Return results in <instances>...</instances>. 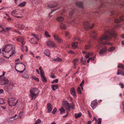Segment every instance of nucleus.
<instances>
[{
  "instance_id": "nucleus-1",
  "label": "nucleus",
  "mask_w": 124,
  "mask_h": 124,
  "mask_svg": "<svg viewBox=\"0 0 124 124\" xmlns=\"http://www.w3.org/2000/svg\"><path fill=\"white\" fill-rule=\"evenodd\" d=\"M105 33L108 35H103L99 39H97V40L100 44L105 45L107 44L106 42L104 41L105 40H109L112 36H116V34L114 31L110 30L106 31Z\"/></svg>"
},
{
  "instance_id": "nucleus-2",
  "label": "nucleus",
  "mask_w": 124,
  "mask_h": 124,
  "mask_svg": "<svg viewBox=\"0 0 124 124\" xmlns=\"http://www.w3.org/2000/svg\"><path fill=\"white\" fill-rule=\"evenodd\" d=\"M2 51L7 54L10 53L9 57L8 58H9L12 55L16 53L14 46L10 44H8L5 47H4L3 48Z\"/></svg>"
},
{
  "instance_id": "nucleus-3",
  "label": "nucleus",
  "mask_w": 124,
  "mask_h": 124,
  "mask_svg": "<svg viewBox=\"0 0 124 124\" xmlns=\"http://www.w3.org/2000/svg\"><path fill=\"white\" fill-rule=\"evenodd\" d=\"M39 91L36 89L33 88L30 91V96L32 100H35L38 96Z\"/></svg>"
},
{
  "instance_id": "nucleus-4",
  "label": "nucleus",
  "mask_w": 124,
  "mask_h": 124,
  "mask_svg": "<svg viewBox=\"0 0 124 124\" xmlns=\"http://www.w3.org/2000/svg\"><path fill=\"white\" fill-rule=\"evenodd\" d=\"M63 106L65 107V108L67 110H70V108L73 109L75 107V105L72 104H70L68 103L67 101H64L63 103Z\"/></svg>"
},
{
  "instance_id": "nucleus-5",
  "label": "nucleus",
  "mask_w": 124,
  "mask_h": 124,
  "mask_svg": "<svg viewBox=\"0 0 124 124\" xmlns=\"http://www.w3.org/2000/svg\"><path fill=\"white\" fill-rule=\"evenodd\" d=\"M17 101L15 100V98H9L8 100V102L10 106H14L17 103Z\"/></svg>"
},
{
  "instance_id": "nucleus-6",
  "label": "nucleus",
  "mask_w": 124,
  "mask_h": 124,
  "mask_svg": "<svg viewBox=\"0 0 124 124\" xmlns=\"http://www.w3.org/2000/svg\"><path fill=\"white\" fill-rule=\"evenodd\" d=\"M8 82V80L6 78L3 77L0 78V85H4L7 84Z\"/></svg>"
},
{
  "instance_id": "nucleus-7",
  "label": "nucleus",
  "mask_w": 124,
  "mask_h": 124,
  "mask_svg": "<svg viewBox=\"0 0 124 124\" xmlns=\"http://www.w3.org/2000/svg\"><path fill=\"white\" fill-rule=\"evenodd\" d=\"M32 35L33 36L34 38H31L30 40L31 43L34 44H37V42H33V40H35V41H38L39 40L38 36L37 35H35L34 34H32Z\"/></svg>"
},
{
  "instance_id": "nucleus-8",
  "label": "nucleus",
  "mask_w": 124,
  "mask_h": 124,
  "mask_svg": "<svg viewBox=\"0 0 124 124\" xmlns=\"http://www.w3.org/2000/svg\"><path fill=\"white\" fill-rule=\"evenodd\" d=\"M46 44L49 47H54L55 46V45L54 44V42L50 40L47 42Z\"/></svg>"
},
{
  "instance_id": "nucleus-9",
  "label": "nucleus",
  "mask_w": 124,
  "mask_h": 124,
  "mask_svg": "<svg viewBox=\"0 0 124 124\" xmlns=\"http://www.w3.org/2000/svg\"><path fill=\"white\" fill-rule=\"evenodd\" d=\"M98 104L96 100H94L91 103V106L93 109H94L96 107Z\"/></svg>"
},
{
  "instance_id": "nucleus-10",
  "label": "nucleus",
  "mask_w": 124,
  "mask_h": 124,
  "mask_svg": "<svg viewBox=\"0 0 124 124\" xmlns=\"http://www.w3.org/2000/svg\"><path fill=\"white\" fill-rule=\"evenodd\" d=\"M90 35L93 39H95L97 36V33L96 31L94 30L92 31Z\"/></svg>"
},
{
  "instance_id": "nucleus-11",
  "label": "nucleus",
  "mask_w": 124,
  "mask_h": 124,
  "mask_svg": "<svg viewBox=\"0 0 124 124\" xmlns=\"http://www.w3.org/2000/svg\"><path fill=\"white\" fill-rule=\"evenodd\" d=\"M47 111L48 113H49L52 110L53 107L52 106L50 103H48L47 104Z\"/></svg>"
},
{
  "instance_id": "nucleus-12",
  "label": "nucleus",
  "mask_w": 124,
  "mask_h": 124,
  "mask_svg": "<svg viewBox=\"0 0 124 124\" xmlns=\"http://www.w3.org/2000/svg\"><path fill=\"white\" fill-rule=\"evenodd\" d=\"M107 48L106 47H104L100 50L99 52V54L100 55L103 54L105 53L106 52Z\"/></svg>"
},
{
  "instance_id": "nucleus-13",
  "label": "nucleus",
  "mask_w": 124,
  "mask_h": 124,
  "mask_svg": "<svg viewBox=\"0 0 124 124\" xmlns=\"http://www.w3.org/2000/svg\"><path fill=\"white\" fill-rule=\"evenodd\" d=\"M18 9H16L13 10L11 13L12 15L14 16L16 15H18L19 13L18 12Z\"/></svg>"
},
{
  "instance_id": "nucleus-14",
  "label": "nucleus",
  "mask_w": 124,
  "mask_h": 124,
  "mask_svg": "<svg viewBox=\"0 0 124 124\" xmlns=\"http://www.w3.org/2000/svg\"><path fill=\"white\" fill-rule=\"evenodd\" d=\"M124 17V16H122L119 19H115L114 20L115 22L116 23H118L120 22L123 20L124 19L123 18Z\"/></svg>"
},
{
  "instance_id": "nucleus-15",
  "label": "nucleus",
  "mask_w": 124,
  "mask_h": 124,
  "mask_svg": "<svg viewBox=\"0 0 124 124\" xmlns=\"http://www.w3.org/2000/svg\"><path fill=\"white\" fill-rule=\"evenodd\" d=\"M83 25L85 28L86 29H88L90 28L89 23L87 21H85L83 23Z\"/></svg>"
},
{
  "instance_id": "nucleus-16",
  "label": "nucleus",
  "mask_w": 124,
  "mask_h": 124,
  "mask_svg": "<svg viewBox=\"0 0 124 124\" xmlns=\"http://www.w3.org/2000/svg\"><path fill=\"white\" fill-rule=\"evenodd\" d=\"M70 92L71 94L75 97L76 95L75 89L74 87L70 89Z\"/></svg>"
},
{
  "instance_id": "nucleus-17",
  "label": "nucleus",
  "mask_w": 124,
  "mask_h": 124,
  "mask_svg": "<svg viewBox=\"0 0 124 124\" xmlns=\"http://www.w3.org/2000/svg\"><path fill=\"white\" fill-rule=\"evenodd\" d=\"M91 46V43L90 41H89L85 45V48L86 49H89L90 48Z\"/></svg>"
},
{
  "instance_id": "nucleus-18",
  "label": "nucleus",
  "mask_w": 124,
  "mask_h": 124,
  "mask_svg": "<svg viewBox=\"0 0 124 124\" xmlns=\"http://www.w3.org/2000/svg\"><path fill=\"white\" fill-rule=\"evenodd\" d=\"M24 37L21 36L17 37L16 39V40L17 42H20L22 40H24Z\"/></svg>"
},
{
  "instance_id": "nucleus-19",
  "label": "nucleus",
  "mask_w": 124,
  "mask_h": 124,
  "mask_svg": "<svg viewBox=\"0 0 124 124\" xmlns=\"http://www.w3.org/2000/svg\"><path fill=\"white\" fill-rule=\"evenodd\" d=\"M76 5L78 7L82 8L83 7V4L82 2H77L76 3Z\"/></svg>"
},
{
  "instance_id": "nucleus-20",
  "label": "nucleus",
  "mask_w": 124,
  "mask_h": 124,
  "mask_svg": "<svg viewBox=\"0 0 124 124\" xmlns=\"http://www.w3.org/2000/svg\"><path fill=\"white\" fill-rule=\"evenodd\" d=\"M25 27L24 25L23 24H20L17 26L18 29L23 30Z\"/></svg>"
},
{
  "instance_id": "nucleus-21",
  "label": "nucleus",
  "mask_w": 124,
  "mask_h": 124,
  "mask_svg": "<svg viewBox=\"0 0 124 124\" xmlns=\"http://www.w3.org/2000/svg\"><path fill=\"white\" fill-rule=\"evenodd\" d=\"M53 60L55 62H62V59L59 57L54 59H53Z\"/></svg>"
},
{
  "instance_id": "nucleus-22",
  "label": "nucleus",
  "mask_w": 124,
  "mask_h": 124,
  "mask_svg": "<svg viewBox=\"0 0 124 124\" xmlns=\"http://www.w3.org/2000/svg\"><path fill=\"white\" fill-rule=\"evenodd\" d=\"M64 18L62 16H59L57 18L56 20L59 22H61L62 21L64 20Z\"/></svg>"
},
{
  "instance_id": "nucleus-23",
  "label": "nucleus",
  "mask_w": 124,
  "mask_h": 124,
  "mask_svg": "<svg viewBox=\"0 0 124 124\" xmlns=\"http://www.w3.org/2000/svg\"><path fill=\"white\" fill-rule=\"evenodd\" d=\"M53 90L54 91L56 90L58 87V86L57 85H51Z\"/></svg>"
},
{
  "instance_id": "nucleus-24",
  "label": "nucleus",
  "mask_w": 124,
  "mask_h": 124,
  "mask_svg": "<svg viewBox=\"0 0 124 124\" xmlns=\"http://www.w3.org/2000/svg\"><path fill=\"white\" fill-rule=\"evenodd\" d=\"M22 77L28 79L29 78V76L28 75L27 72H24L23 74Z\"/></svg>"
},
{
  "instance_id": "nucleus-25",
  "label": "nucleus",
  "mask_w": 124,
  "mask_h": 124,
  "mask_svg": "<svg viewBox=\"0 0 124 124\" xmlns=\"http://www.w3.org/2000/svg\"><path fill=\"white\" fill-rule=\"evenodd\" d=\"M78 45V43L77 42H75L72 43V46L73 48H76Z\"/></svg>"
},
{
  "instance_id": "nucleus-26",
  "label": "nucleus",
  "mask_w": 124,
  "mask_h": 124,
  "mask_svg": "<svg viewBox=\"0 0 124 124\" xmlns=\"http://www.w3.org/2000/svg\"><path fill=\"white\" fill-rule=\"evenodd\" d=\"M40 76L42 81L45 82L47 81V79L46 77L44 76V75Z\"/></svg>"
},
{
  "instance_id": "nucleus-27",
  "label": "nucleus",
  "mask_w": 124,
  "mask_h": 124,
  "mask_svg": "<svg viewBox=\"0 0 124 124\" xmlns=\"http://www.w3.org/2000/svg\"><path fill=\"white\" fill-rule=\"evenodd\" d=\"M82 114L81 113H79L78 114H74V116H75V118H77L78 117H81Z\"/></svg>"
},
{
  "instance_id": "nucleus-28",
  "label": "nucleus",
  "mask_w": 124,
  "mask_h": 124,
  "mask_svg": "<svg viewBox=\"0 0 124 124\" xmlns=\"http://www.w3.org/2000/svg\"><path fill=\"white\" fill-rule=\"evenodd\" d=\"M26 4V2L25 1H23L21 2L18 5L19 7H24Z\"/></svg>"
},
{
  "instance_id": "nucleus-29",
  "label": "nucleus",
  "mask_w": 124,
  "mask_h": 124,
  "mask_svg": "<svg viewBox=\"0 0 124 124\" xmlns=\"http://www.w3.org/2000/svg\"><path fill=\"white\" fill-rule=\"evenodd\" d=\"M117 67L119 68L122 69L124 70V66L122 64H120L117 66Z\"/></svg>"
},
{
  "instance_id": "nucleus-30",
  "label": "nucleus",
  "mask_w": 124,
  "mask_h": 124,
  "mask_svg": "<svg viewBox=\"0 0 124 124\" xmlns=\"http://www.w3.org/2000/svg\"><path fill=\"white\" fill-rule=\"evenodd\" d=\"M57 6V4H49L48 5V7L49 8H52Z\"/></svg>"
},
{
  "instance_id": "nucleus-31",
  "label": "nucleus",
  "mask_w": 124,
  "mask_h": 124,
  "mask_svg": "<svg viewBox=\"0 0 124 124\" xmlns=\"http://www.w3.org/2000/svg\"><path fill=\"white\" fill-rule=\"evenodd\" d=\"M59 110L60 111L61 114H62L65 112V110L62 107L61 108H60L59 109Z\"/></svg>"
},
{
  "instance_id": "nucleus-32",
  "label": "nucleus",
  "mask_w": 124,
  "mask_h": 124,
  "mask_svg": "<svg viewBox=\"0 0 124 124\" xmlns=\"http://www.w3.org/2000/svg\"><path fill=\"white\" fill-rule=\"evenodd\" d=\"M45 54L47 56H49L50 55L49 51L48 50H46L45 52Z\"/></svg>"
},
{
  "instance_id": "nucleus-33",
  "label": "nucleus",
  "mask_w": 124,
  "mask_h": 124,
  "mask_svg": "<svg viewBox=\"0 0 124 124\" xmlns=\"http://www.w3.org/2000/svg\"><path fill=\"white\" fill-rule=\"evenodd\" d=\"M53 36L54 38L56 40H57L59 38L58 36V35L56 34H54Z\"/></svg>"
},
{
  "instance_id": "nucleus-34",
  "label": "nucleus",
  "mask_w": 124,
  "mask_h": 124,
  "mask_svg": "<svg viewBox=\"0 0 124 124\" xmlns=\"http://www.w3.org/2000/svg\"><path fill=\"white\" fill-rule=\"evenodd\" d=\"M60 27L61 28L63 29H65L66 28L65 25L63 23H61L60 24Z\"/></svg>"
},
{
  "instance_id": "nucleus-35",
  "label": "nucleus",
  "mask_w": 124,
  "mask_h": 124,
  "mask_svg": "<svg viewBox=\"0 0 124 124\" xmlns=\"http://www.w3.org/2000/svg\"><path fill=\"white\" fill-rule=\"evenodd\" d=\"M45 35L46 37H51L50 35L49 34L48 32L46 31H45Z\"/></svg>"
},
{
  "instance_id": "nucleus-36",
  "label": "nucleus",
  "mask_w": 124,
  "mask_h": 124,
  "mask_svg": "<svg viewBox=\"0 0 124 124\" xmlns=\"http://www.w3.org/2000/svg\"><path fill=\"white\" fill-rule=\"evenodd\" d=\"M78 93L79 94H81V89L80 87H78L77 89Z\"/></svg>"
},
{
  "instance_id": "nucleus-37",
  "label": "nucleus",
  "mask_w": 124,
  "mask_h": 124,
  "mask_svg": "<svg viewBox=\"0 0 124 124\" xmlns=\"http://www.w3.org/2000/svg\"><path fill=\"white\" fill-rule=\"evenodd\" d=\"M94 59V57H91L89 58L88 59L87 61V62L88 63L90 61H93Z\"/></svg>"
},
{
  "instance_id": "nucleus-38",
  "label": "nucleus",
  "mask_w": 124,
  "mask_h": 124,
  "mask_svg": "<svg viewBox=\"0 0 124 124\" xmlns=\"http://www.w3.org/2000/svg\"><path fill=\"white\" fill-rule=\"evenodd\" d=\"M115 49V48L114 47H110L109 49H108V51L110 52H111L114 50Z\"/></svg>"
},
{
  "instance_id": "nucleus-39",
  "label": "nucleus",
  "mask_w": 124,
  "mask_h": 124,
  "mask_svg": "<svg viewBox=\"0 0 124 124\" xmlns=\"http://www.w3.org/2000/svg\"><path fill=\"white\" fill-rule=\"evenodd\" d=\"M5 103L4 100L2 99H0V104H3Z\"/></svg>"
},
{
  "instance_id": "nucleus-40",
  "label": "nucleus",
  "mask_w": 124,
  "mask_h": 124,
  "mask_svg": "<svg viewBox=\"0 0 124 124\" xmlns=\"http://www.w3.org/2000/svg\"><path fill=\"white\" fill-rule=\"evenodd\" d=\"M58 43L60 44L61 43L63 42V40L62 39H60L59 38L57 40H56Z\"/></svg>"
},
{
  "instance_id": "nucleus-41",
  "label": "nucleus",
  "mask_w": 124,
  "mask_h": 124,
  "mask_svg": "<svg viewBox=\"0 0 124 124\" xmlns=\"http://www.w3.org/2000/svg\"><path fill=\"white\" fill-rule=\"evenodd\" d=\"M57 110V109L56 108H55L53 109V110L52 111V113L53 114H54L56 112V111Z\"/></svg>"
},
{
  "instance_id": "nucleus-42",
  "label": "nucleus",
  "mask_w": 124,
  "mask_h": 124,
  "mask_svg": "<svg viewBox=\"0 0 124 124\" xmlns=\"http://www.w3.org/2000/svg\"><path fill=\"white\" fill-rule=\"evenodd\" d=\"M41 122V121L39 119L36 121L35 123L34 124H39Z\"/></svg>"
},
{
  "instance_id": "nucleus-43",
  "label": "nucleus",
  "mask_w": 124,
  "mask_h": 124,
  "mask_svg": "<svg viewBox=\"0 0 124 124\" xmlns=\"http://www.w3.org/2000/svg\"><path fill=\"white\" fill-rule=\"evenodd\" d=\"M13 31L14 32L16 33H17L19 34L20 35H21V34L20 33V32L18 31L17 30H16V29H14V30H13Z\"/></svg>"
},
{
  "instance_id": "nucleus-44",
  "label": "nucleus",
  "mask_w": 124,
  "mask_h": 124,
  "mask_svg": "<svg viewBox=\"0 0 124 124\" xmlns=\"http://www.w3.org/2000/svg\"><path fill=\"white\" fill-rule=\"evenodd\" d=\"M91 55V54L90 53H88L86 54L85 56V57L86 58H88L89 56Z\"/></svg>"
},
{
  "instance_id": "nucleus-45",
  "label": "nucleus",
  "mask_w": 124,
  "mask_h": 124,
  "mask_svg": "<svg viewBox=\"0 0 124 124\" xmlns=\"http://www.w3.org/2000/svg\"><path fill=\"white\" fill-rule=\"evenodd\" d=\"M78 59H75L73 62V64H76V62H78Z\"/></svg>"
},
{
  "instance_id": "nucleus-46",
  "label": "nucleus",
  "mask_w": 124,
  "mask_h": 124,
  "mask_svg": "<svg viewBox=\"0 0 124 124\" xmlns=\"http://www.w3.org/2000/svg\"><path fill=\"white\" fill-rule=\"evenodd\" d=\"M58 79H56L54 80L52 82V83H57L58 82Z\"/></svg>"
},
{
  "instance_id": "nucleus-47",
  "label": "nucleus",
  "mask_w": 124,
  "mask_h": 124,
  "mask_svg": "<svg viewBox=\"0 0 124 124\" xmlns=\"http://www.w3.org/2000/svg\"><path fill=\"white\" fill-rule=\"evenodd\" d=\"M102 121V120L101 118H99L98 119V124H101Z\"/></svg>"
},
{
  "instance_id": "nucleus-48",
  "label": "nucleus",
  "mask_w": 124,
  "mask_h": 124,
  "mask_svg": "<svg viewBox=\"0 0 124 124\" xmlns=\"http://www.w3.org/2000/svg\"><path fill=\"white\" fill-rule=\"evenodd\" d=\"M32 78L34 79L37 81H39V79L38 78H34L33 77Z\"/></svg>"
},
{
  "instance_id": "nucleus-49",
  "label": "nucleus",
  "mask_w": 124,
  "mask_h": 124,
  "mask_svg": "<svg viewBox=\"0 0 124 124\" xmlns=\"http://www.w3.org/2000/svg\"><path fill=\"white\" fill-rule=\"evenodd\" d=\"M21 41L22 42L21 43V44H22V47H23V45L25 43V42L24 40H22Z\"/></svg>"
},
{
  "instance_id": "nucleus-50",
  "label": "nucleus",
  "mask_w": 124,
  "mask_h": 124,
  "mask_svg": "<svg viewBox=\"0 0 124 124\" xmlns=\"http://www.w3.org/2000/svg\"><path fill=\"white\" fill-rule=\"evenodd\" d=\"M84 80H83L82 82L80 84V85L81 87L83 86L84 84Z\"/></svg>"
},
{
  "instance_id": "nucleus-51",
  "label": "nucleus",
  "mask_w": 124,
  "mask_h": 124,
  "mask_svg": "<svg viewBox=\"0 0 124 124\" xmlns=\"http://www.w3.org/2000/svg\"><path fill=\"white\" fill-rule=\"evenodd\" d=\"M122 104L123 106V112L124 113V100L122 101Z\"/></svg>"
},
{
  "instance_id": "nucleus-52",
  "label": "nucleus",
  "mask_w": 124,
  "mask_h": 124,
  "mask_svg": "<svg viewBox=\"0 0 124 124\" xmlns=\"http://www.w3.org/2000/svg\"><path fill=\"white\" fill-rule=\"evenodd\" d=\"M119 85H121V87L122 88H124V85L123 84L120 83Z\"/></svg>"
},
{
  "instance_id": "nucleus-53",
  "label": "nucleus",
  "mask_w": 124,
  "mask_h": 124,
  "mask_svg": "<svg viewBox=\"0 0 124 124\" xmlns=\"http://www.w3.org/2000/svg\"><path fill=\"white\" fill-rule=\"evenodd\" d=\"M121 71L119 70H117V75H119L120 74H121Z\"/></svg>"
},
{
  "instance_id": "nucleus-54",
  "label": "nucleus",
  "mask_w": 124,
  "mask_h": 124,
  "mask_svg": "<svg viewBox=\"0 0 124 124\" xmlns=\"http://www.w3.org/2000/svg\"><path fill=\"white\" fill-rule=\"evenodd\" d=\"M40 71V76L44 74V72H43L42 70H41V71Z\"/></svg>"
},
{
  "instance_id": "nucleus-55",
  "label": "nucleus",
  "mask_w": 124,
  "mask_h": 124,
  "mask_svg": "<svg viewBox=\"0 0 124 124\" xmlns=\"http://www.w3.org/2000/svg\"><path fill=\"white\" fill-rule=\"evenodd\" d=\"M69 35V34L68 32H65V36L66 37H68Z\"/></svg>"
},
{
  "instance_id": "nucleus-56",
  "label": "nucleus",
  "mask_w": 124,
  "mask_h": 124,
  "mask_svg": "<svg viewBox=\"0 0 124 124\" xmlns=\"http://www.w3.org/2000/svg\"><path fill=\"white\" fill-rule=\"evenodd\" d=\"M73 14V11H70V13H69V16H71Z\"/></svg>"
},
{
  "instance_id": "nucleus-57",
  "label": "nucleus",
  "mask_w": 124,
  "mask_h": 124,
  "mask_svg": "<svg viewBox=\"0 0 124 124\" xmlns=\"http://www.w3.org/2000/svg\"><path fill=\"white\" fill-rule=\"evenodd\" d=\"M4 28L1 27L0 26V31H4Z\"/></svg>"
},
{
  "instance_id": "nucleus-58",
  "label": "nucleus",
  "mask_w": 124,
  "mask_h": 124,
  "mask_svg": "<svg viewBox=\"0 0 124 124\" xmlns=\"http://www.w3.org/2000/svg\"><path fill=\"white\" fill-rule=\"evenodd\" d=\"M94 24H92L91 26H90L89 28L91 29L92 28L94 27Z\"/></svg>"
},
{
  "instance_id": "nucleus-59",
  "label": "nucleus",
  "mask_w": 124,
  "mask_h": 124,
  "mask_svg": "<svg viewBox=\"0 0 124 124\" xmlns=\"http://www.w3.org/2000/svg\"><path fill=\"white\" fill-rule=\"evenodd\" d=\"M56 10H52L51 12L50 13H49V16H50V15L54 11H55Z\"/></svg>"
},
{
  "instance_id": "nucleus-60",
  "label": "nucleus",
  "mask_w": 124,
  "mask_h": 124,
  "mask_svg": "<svg viewBox=\"0 0 124 124\" xmlns=\"http://www.w3.org/2000/svg\"><path fill=\"white\" fill-rule=\"evenodd\" d=\"M51 77L52 78H54L55 77V76L54 75H52L51 76Z\"/></svg>"
},
{
  "instance_id": "nucleus-61",
  "label": "nucleus",
  "mask_w": 124,
  "mask_h": 124,
  "mask_svg": "<svg viewBox=\"0 0 124 124\" xmlns=\"http://www.w3.org/2000/svg\"><path fill=\"white\" fill-rule=\"evenodd\" d=\"M93 120H94V121H95L96 122H97V119L95 118V117H93Z\"/></svg>"
},
{
  "instance_id": "nucleus-62",
  "label": "nucleus",
  "mask_w": 124,
  "mask_h": 124,
  "mask_svg": "<svg viewBox=\"0 0 124 124\" xmlns=\"http://www.w3.org/2000/svg\"><path fill=\"white\" fill-rule=\"evenodd\" d=\"M23 114V113L20 112L19 114V116L20 117H22V114Z\"/></svg>"
},
{
  "instance_id": "nucleus-63",
  "label": "nucleus",
  "mask_w": 124,
  "mask_h": 124,
  "mask_svg": "<svg viewBox=\"0 0 124 124\" xmlns=\"http://www.w3.org/2000/svg\"><path fill=\"white\" fill-rule=\"evenodd\" d=\"M3 92V90L2 89H0V94L2 93Z\"/></svg>"
},
{
  "instance_id": "nucleus-64",
  "label": "nucleus",
  "mask_w": 124,
  "mask_h": 124,
  "mask_svg": "<svg viewBox=\"0 0 124 124\" xmlns=\"http://www.w3.org/2000/svg\"><path fill=\"white\" fill-rule=\"evenodd\" d=\"M114 13V11H112L110 13V15H113Z\"/></svg>"
}]
</instances>
